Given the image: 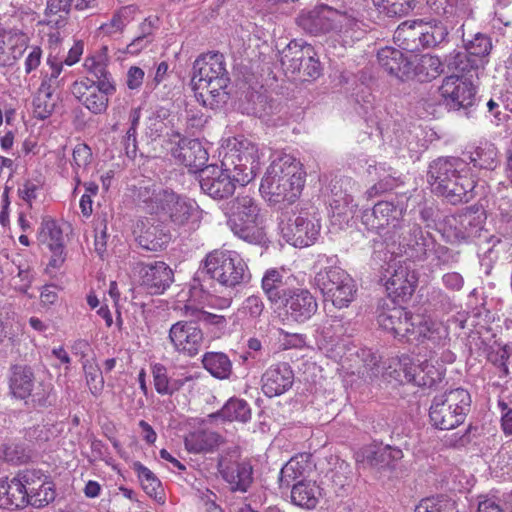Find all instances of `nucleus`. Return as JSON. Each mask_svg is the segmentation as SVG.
<instances>
[{
  "label": "nucleus",
  "instance_id": "obj_1",
  "mask_svg": "<svg viewBox=\"0 0 512 512\" xmlns=\"http://www.w3.org/2000/svg\"><path fill=\"white\" fill-rule=\"evenodd\" d=\"M405 211L402 205L379 201L371 210H365L361 219L368 230L397 245L399 254L408 259H423L433 247V236L424 232L416 221L406 218Z\"/></svg>",
  "mask_w": 512,
  "mask_h": 512
},
{
  "label": "nucleus",
  "instance_id": "obj_2",
  "mask_svg": "<svg viewBox=\"0 0 512 512\" xmlns=\"http://www.w3.org/2000/svg\"><path fill=\"white\" fill-rule=\"evenodd\" d=\"M379 326L399 340L407 342L425 339L439 344L448 335L447 327L421 314H412L400 306L385 307L377 316Z\"/></svg>",
  "mask_w": 512,
  "mask_h": 512
},
{
  "label": "nucleus",
  "instance_id": "obj_3",
  "mask_svg": "<svg viewBox=\"0 0 512 512\" xmlns=\"http://www.w3.org/2000/svg\"><path fill=\"white\" fill-rule=\"evenodd\" d=\"M362 374L370 379L381 375L385 379L413 383L419 387H431L443 377L442 371L428 361L415 365L410 356L402 355L381 365L380 357L370 351L364 359Z\"/></svg>",
  "mask_w": 512,
  "mask_h": 512
},
{
  "label": "nucleus",
  "instance_id": "obj_4",
  "mask_svg": "<svg viewBox=\"0 0 512 512\" xmlns=\"http://www.w3.org/2000/svg\"><path fill=\"white\" fill-rule=\"evenodd\" d=\"M305 173L301 164L290 155L274 159L262 178L260 192L273 204H291L301 194Z\"/></svg>",
  "mask_w": 512,
  "mask_h": 512
},
{
  "label": "nucleus",
  "instance_id": "obj_5",
  "mask_svg": "<svg viewBox=\"0 0 512 512\" xmlns=\"http://www.w3.org/2000/svg\"><path fill=\"white\" fill-rule=\"evenodd\" d=\"M192 85L195 96L203 106L214 109L226 101L229 76L225 58L219 52L200 55L193 64Z\"/></svg>",
  "mask_w": 512,
  "mask_h": 512
},
{
  "label": "nucleus",
  "instance_id": "obj_6",
  "mask_svg": "<svg viewBox=\"0 0 512 512\" xmlns=\"http://www.w3.org/2000/svg\"><path fill=\"white\" fill-rule=\"evenodd\" d=\"M227 225L239 238L251 244H264L266 233L260 207L252 194L242 192L225 203Z\"/></svg>",
  "mask_w": 512,
  "mask_h": 512
},
{
  "label": "nucleus",
  "instance_id": "obj_7",
  "mask_svg": "<svg viewBox=\"0 0 512 512\" xmlns=\"http://www.w3.org/2000/svg\"><path fill=\"white\" fill-rule=\"evenodd\" d=\"M205 276L231 288L247 283L251 278L245 261L237 252L230 250H214L207 254L194 281H200Z\"/></svg>",
  "mask_w": 512,
  "mask_h": 512
},
{
  "label": "nucleus",
  "instance_id": "obj_8",
  "mask_svg": "<svg viewBox=\"0 0 512 512\" xmlns=\"http://www.w3.org/2000/svg\"><path fill=\"white\" fill-rule=\"evenodd\" d=\"M471 397L467 390L456 388L434 396L430 408L431 424L440 430H452L461 425L470 409Z\"/></svg>",
  "mask_w": 512,
  "mask_h": 512
},
{
  "label": "nucleus",
  "instance_id": "obj_9",
  "mask_svg": "<svg viewBox=\"0 0 512 512\" xmlns=\"http://www.w3.org/2000/svg\"><path fill=\"white\" fill-rule=\"evenodd\" d=\"M315 285L321 291L324 300L335 308H346L356 297V284L352 277L337 266L320 269L315 275Z\"/></svg>",
  "mask_w": 512,
  "mask_h": 512
},
{
  "label": "nucleus",
  "instance_id": "obj_10",
  "mask_svg": "<svg viewBox=\"0 0 512 512\" xmlns=\"http://www.w3.org/2000/svg\"><path fill=\"white\" fill-rule=\"evenodd\" d=\"M259 163L260 154L257 146L248 140L236 139L221 161L222 167L232 172L240 185H246L254 178Z\"/></svg>",
  "mask_w": 512,
  "mask_h": 512
},
{
  "label": "nucleus",
  "instance_id": "obj_11",
  "mask_svg": "<svg viewBox=\"0 0 512 512\" xmlns=\"http://www.w3.org/2000/svg\"><path fill=\"white\" fill-rule=\"evenodd\" d=\"M296 22L306 33L318 36L331 32H342L351 20L345 13L327 5H319L312 10L302 12Z\"/></svg>",
  "mask_w": 512,
  "mask_h": 512
},
{
  "label": "nucleus",
  "instance_id": "obj_12",
  "mask_svg": "<svg viewBox=\"0 0 512 512\" xmlns=\"http://www.w3.org/2000/svg\"><path fill=\"white\" fill-rule=\"evenodd\" d=\"M316 53L312 45L306 42L292 40L280 53V63L286 73L300 74L303 63L304 77L316 79L321 75V65L315 57Z\"/></svg>",
  "mask_w": 512,
  "mask_h": 512
},
{
  "label": "nucleus",
  "instance_id": "obj_13",
  "mask_svg": "<svg viewBox=\"0 0 512 512\" xmlns=\"http://www.w3.org/2000/svg\"><path fill=\"white\" fill-rule=\"evenodd\" d=\"M463 42L466 52L454 50L447 57V65L461 72H469L473 69L483 67L485 57L489 55L492 49L490 38L483 33H476L471 39L463 36Z\"/></svg>",
  "mask_w": 512,
  "mask_h": 512
},
{
  "label": "nucleus",
  "instance_id": "obj_14",
  "mask_svg": "<svg viewBox=\"0 0 512 512\" xmlns=\"http://www.w3.org/2000/svg\"><path fill=\"white\" fill-rule=\"evenodd\" d=\"M116 91L115 83L100 82L94 84L90 78L75 81L71 92L74 97L93 114H102L106 111L109 96Z\"/></svg>",
  "mask_w": 512,
  "mask_h": 512
},
{
  "label": "nucleus",
  "instance_id": "obj_15",
  "mask_svg": "<svg viewBox=\"0 0 512 512\" xmlns=\"http://www.w3.org/2000/svg\"><path fill=\"white\" fill-rule=\"evenodd\" d=\"M386 291L393 301H406L416 288L417 277L406 263L389 264L382 274Z\"/></svg>",
  "mask_w": 512,
  "mask_h": 512
},
{
  "label": "nucleus",
  "instance_id": "obj_16",
  "mask_svg": "<svg viewBox=\"0 0 512 512\" xmlns=\"http://www.w3.org/2000/svg\"><path fill=\"white\" fill-rule=\"evenodd\" d=\"M279 229L287 243L294 247H307L319 236L320 224L308 214H300L287 221L281 220Z\"/></svg>",
  "mask_w": 512,
  "mask_h": 512
},
{
  "label": "nucleus",
  "instance_id": "obj_17",
  "mask_svg": "<svg viewBox=\"0 0 512 512\" xmlns=\"http://www.w3.org/2000/svg\"><path fill=\"white\" fill-rule=\"evenodd\" d=\"M439 91L450 110H466L476 101V87L464 77L456 75L445 77Z\"/></svg>",
  "mask_w": 512,
  "mask_h": 512
},
{
  "label": "nucleus",
  "instance_id": "obj_18",
  "mask_svg": "<svg viewBox=\"0 0 512 512\" xmlns=\"http://www.w3.org/2000/svg\"><path fill=\"white\" fill-rule=\"evenodd\" d=\"M159 199L162 201L159 213L168 217L175 226H185L198 220L199 207L193 200L182 197L171 190L160 194Z\"/></svg>",
  "mask_w": 512,
  "mask_h": 512
},
{
  "label": "nucleus",
  "instance_id": "obj_19",
  "mask_svg": "<svg viewBox=\"0 0 512 512\" xmlns=\"http://www.w3.org/2000/svg\"><path fill=\"white\" fill-rule=\"evenodd\" d=\"M20 479H23L28 494V506L42 508L55 499V485L41 470H24L20 472Z\"/></svg>",
  "mask_w": 512,
  "mask_h": 512
},
{
  "label": "nucleus",
  "instance_id": "obj_20",
  "mask_svg": "<svg viewBox=\"0 0 512 512\" xmlns=\"http://www.w3.org/2000/svg\"><path fill=\"white\" fill-rule=\"evenodd\" d=\"M234 174L225 170V167L209 165L201 170L199 184L201 190L214 199H224L232 195L238 182Z\"/></svg>",
  "mask_w": 512,
  "mask_h": 512
},
{
  "label": "nucleus",
  "instance_id": "obj_21",
  "mask_svg": "<svg viewBox=\"0 0 512 512\" xmlns=\"http://www.w3.org/2000/svg\"><path fill=\"white\" fill-rule=\"evenodd\" d=\"M169 339L177 352L194 357L201 350L204 334L192 322H176L169 330Z\"/></svg>",
  "mask_w": 512,
  "mask_h": 512
},
{
  "label": "nucleus",
  "instance_id": "obj_22",
  "mask_svg": "<svg viewBox=\"0 0 512 512\" xmlns=\"http://www.w3.org/2000/svg\"><path fill=\"white\" fill-rule=\"evenodd\" d=\"M140 284L151 295L163 294L174 282L173 270L163 261L139 265Z\"/></svg>",
  "mask_w": 512,
  "mask_h": 512
},
{
  "label": "nucleus",
  "instance_id": "obj_23",
  "mask_svg": "<svg viewBox=\"0 0 512 512\" xmlns=\"http://www.w3.org/2000/svg\"><path fill=\"white\" fill-rule=\"evenodd\" d=\"M330 206L339 216L353 215L357 209L354 194L358 191V184L350 177H335L330 182Z\"/></svg>",
  "mask_w": 512,
  "mask_h": 512
},
{
  "label": "nucleus",
  "instance_id": "obj_24",
  "mask_svg": "<svg viewBox=\"0 0 512 512\" xmlns=\"http://www.w3.org/2000/svg\"><path fill=\"white\" fill-rule=\"evenodd\" d=\"M178 138L176 147L171 149L172 156L186 166L192 173H201V170L208 167V152L202 143L197 139H184L179 133L173 134Z\"/></svg>",
  "mask_w": 512,
  "mask_h": 512
},
{
  "label": "nucleus",
  "instance_id": "obj_25",
  "mask_svg": "<svg viewBox=\"0 0 512 512\" xmlns=\"http://www.w3.org/2000/svg\"><path fill=\"white\" fill-rule=\"evenodd\" d=\"M286 315L297 323L309 320L318 309V303L312 293L306 289H288V295L281 302Z\"/></svg>",
  "mask_w": 512,
  "mask_h": 512
},
{
  "label": "nucleus",
  "instance_id": "obj_26",
  "mask_svg": "<svg viewBox=\"0 0 512 512\" xmlns=\"http://www.w3.org/2000/svg\"><path fill=\"white\" fill-rule=\"evenodd\" d=\"M482 220L477 211L467 210L445 218L444 234L451 241H465L481 230Z\"/></svg>",
  "mask_w": 512,
  "mask_h": 512
},
{
  "label": "nucleus",
  "instance_id": "obj_27",
  "mask_svg": "<svg viewBox=\"0 0 512 512\" xmlns=\"http://www.w3.org/2000/svg\"><path fill=\"white\" fill-rule=\"evenodd\" d=\"M294 382V374L287 363L271 365L261 377V389L267 397H275L288 391Z\"/></svg>",
  "mask_w": 512,
  "mask_h": 512
},
{
  "label": "nucleus",
  "instance_id": "obj_28",
  "mask_svg": "<svg viewBox=\"0 0 512 512\" xmlns=\"http://www.w3.org/2000/svg\"><path fill=\"white\" fill-rule=\"evenodd\" d=\"M466 170L467 164L460 158H438L429 166L428 182L430 183L432 190L437 193V187L441 188L440 184H447L459 173H464Z\"/></svg>",
  "mask_w": 512,
  "mask_h": 512
},
{
  "label": "nucleus",
  "instance_id": "obj_29",
  "mask_svg": "<svg viewBox=\"0 0 512 512\" xmlns=\"http://www.w3.org/2000/svg\"><path fill=\"white\" fill-rule=\"evenodd\" d=\"M380 67L389 75L405 81L412 77V62L400 50L393 47H384L377 53Z\"/></svg>",
  "mask_w": 512,
  "mask_h": 512
},
{
  "label": "nucleus",
  "instance_id": "obj_30",
  "mask_svg": "<svg viewBox=\"0 0 512 512\" xmlns=\"http://www.w3.org/2000/svg\"><path fill=\"white\" fill-rule=\"evenodd\" d=\"M138 244L150 251L162 250L170 241L171 235L160 223L149 220L138 221L134 229Z\"/></svg>",
  "mask_w": 512,
  "mask_h": 512
},
{
  "label": "nucleus",
  "instance_id": "obj_31",
  "mask_svg": "<svg viewBox=\"0 0 512 512\" xmlns=\"http://www.w3.org/2000/svg\"><path fill=\"white\" fill-rule=\"evenodd\" d=\"M27 491L20 472L13 478H0V508L13 510L28 506Z\"/></svg>",
  "mask_w": 512,
  "mask_h": 512
},
{
  "label": "nucleus",
  "instance_id": "obj_32",
  "mask_svg": "<svg viewBox=\"0 0 512 512\" xmlns=\"http://www.w3.org/2000/svg\"><path fill=\"white\" fill-rule=\"evenodd\" d=\"M219 471L233 492L245 493L253 483V468L248 462H220Z\"/></svg>",
  "mask_w": 512,
  "mask_h": 512
},
{
  "label": "nucleus",
  "instance_id": "obj_33",
  "mask_svg": "<svg viewBox=\"0 0 512 512\" xmlns=\"http://www.w3.org/2000/svg\"><path fill=\"white\" fill-rule=\"evenodd\" d=\"M440 187H437V194L443 196L449 203L456 205L469 202L473 198L475 182L468 177L466 171L459 173L447 184H440Z\"/></svg>",
  "mask_w": 512,
  "mask_h": 512
},
{
  "label": "nucleus",
  "instance_id": "obj_34",
  "mask_svg": "<svg viewBox=\"0 0 512 512\" xmlns=\"http://www.w3.org/2000/svg\"><path fill=\"white\" fill-rule=\"evenodd\" d=\"M403 453L399 448L389 445L369 447L357 454V462H362L371 468L384 469L391 467L394 462L400 460Z\"/></svg>",
  "mask_w": 512,
  "mask_h": 512
},
{
  "label": "nucleus",
  "instance_id": "obj_35",
  "mask_svg": "<svg viewBox=\"0 0 512 512\" xmlns=\"http://www.w3.org/2000/svg\"><path fill=\"white\" fill-rule=\"evenodd\" d=\"M367 172L370 177L377 180V182L366 191L368 199L391 191L402 183L400 178L396 176V172L391 167H386V165L382 163L369 165Z\"/></svg>",
  "mask_w": 512,
  "mask_h": 512
},
{
  "label": "nucleus",
  "instance_id": "obj_36",
  "mask_svg": "<svg viewBox=\"0 0 512 512\" xmlns=\"http://www.w3.org/2000/svg\"><path fill=\"white\" fill-rule=\"evenodd\" d=\"M0 37L6 38L8 51L3 59L2 67L13 66L24 54L28 47L29 39L25 33L17 28H7L0 24Z\"/></svg>",
  "mask_w": 512,
  "mask_h": 512
},
{
  "label": "nucleus",
  "instance_id": "obj_37",
  "mask_svg": "<svg viewBox=\"0 0 512 512\" xmlns=\"http://www.w3.org/2000/svg\"><path fill=\"white\" fill-rule=\"evenodd\" d=\"M35 383L34 373L29 366L14 365L10 368L9 389L13 397L20 400L26 399Z\"/></svg>",
  "mask_w": 512,
  "mask_h": 512
},
{
  "label": "nucleus",
  "instance_id": "obj_38",
  "mask_svg": "<svg viewBox=\"0 0 512 512\" xmlns=\"http://www.w3.org/2000/svg\"><path fill=\"white\" fill-rule=\"evenodd\" d=\"M291 502L304 509H314L321 497V489L315 481L300 480L290 487Z\"/></svg>",
  "mask_w": 512,
  "mask_h": 512
},
{
  "label": "nucleus",
  "instance_id": "obj_39",
  "mask_svg": "<svg viewBox=\"0 0 512 512\" xmlns=\"http://www.w3.org/2000/svg\"><path fill=\"white\" fill-rule=\"evenodd\" d=\"M222 437L211 430H196L187 434L184 445L188 452L194 454L210 453L218 448Z\"/></svg>",
  "mask_w": 512,
  "mask_h": 512
},
{
  "label": "nucleus",
  "instance_id": "obj_40",
  "mask_svg": "<svg viewBox=\"0 0 512 512\" xmlns=\"http://www.w3.org/2000/svg\"><path fill=\"white\" fill-rule=\"evenodd\" d=\"M285 285L284 270L270 268L266 270L262 277L261 287L271 304L283 302L288 295Z\"/></svg>",
  "mask_w": 512,
  "mask_h": 512
},
{
  "label": "nucleus",
  "instance_id": "obj_41",
  "mask_svg": "<svg viewBox=\"0 0 512 512\" xmlns=\"http://www.w3.org/2000/svg\"><path fill=\"white\" fill-rule=\"evenodd\" d=\"M420 48H434L445 42L448 37V28L440 20L419 22Z\"/></svg>",
  "mask_w": 512,
  "mask_h": 512
},
{
  "label": "nucleus",
  "instance_id": "obj_42",
  "mask_svg": "<svg viewBox=\"0 0 512 512\" xmlns=\"http://www.w3.org/2000/svg\"><path fill=\"white\" fill-rule=\"evenodd\" d=\"M202 365L214 378L219 380L229 379L233 371L232 361L224 352H206L202 356Z\"/></svg>",
  "mask_w": 512,
  "mask_h": 512
},
{
  "label": "nucleus",
  "instance_id": "obj_43",
  "mask_svg": "<svg viewBox=\"0 0 512 512\" xmlns=\"http://www.w3.org/2000/svg\"><path fill=\"white\" fill-rule=\"evenodd\" d=\"M444 71L443 62L438 56L424 54L416 62L412 64V76L416 77L420 82H429Z\"/></svg>",
  "mask_w": 512,
  "mask_h": 512
},
{
  "label": "nucleus",
  "instance_id": "obj_44",
  "mask_svg": "<svg viewBox=\"0 0 512 512\" xmlns=\"http://www.w3.org/2000/svg\"><path fill=\"white\" fill-rule=\"evenodd\" d=\"M214 416L221 417L230 422L246 423L251 419V408L243 399L230 398Z\"/></svg>",
  "mask_w": 512,
  "mask_h": 512
},
{
  "label": "nucleus",
  "instance_id": "obj_45",
  "mask_svg": "<svg viewBox=\"0 0 512 512\" xmlns=\"http://www.w3.org/2000/svg\"><path fill=\"white\" fill-rule=\"evenodd\" d=\"M469 160L475 167L494 170L499 163L497 148L492 143H481L470 152Z\"/></svg>",
  "mask_w": 512,
  "mask_h": 512
},
{
  "label": "nucleus",
  "instance_id": "obj_46",
  "mask_svg": "<svg viewBox=\"0 0 512 512\" xmlns=\"http://www.w3.org/2000/svg\"><path fill=\"white\" fill-rule=\"evenodd\" d=\"M307 468V462L303 456L291 458L281 469L279 474L280 489H289L300 481Z\"/></svg>",
  "mask_w": 512,
  "mask_h": 512
},
{
  "label": "nucleus",
  "instance_id": "obj_47",
  "mask_svg": "<svg viewBox=\"0 0 512 512\" xmlns=\"http://www.w3.org/2000/svg\"><path fill=\"white\" fill-rule=\"evenodd\" d=\"M133 469L137 472L138 479L145 493L154 499L161 500L163 489L157 476L140 462L134 463Z\"/></svg>",
  "mask_w": 512,
  "mask_h": 512
},
{
  "label": "nucleus",
  "instance_id": "obj_48",
  "mask_svg": "<svg viewBox=\"0 0 512 512\" xmlns=\"http://www.w3.org/2000/svg\"><path fill=\"white\" fill-rule=\"evenodd\" d=\"M26 405L32 407H48L55 402L53 385L50 382L36 381L33 385L29 397L23 400Z\"/></svg>",
  "mask_w": 512,
  "mask_h": 512
},
{
  "label": "nucleus",
  "instance_id": "obj_49",
  "mask_svg": "<svg viewBox=\"0 0 512 512\" xmlns=\"http://www.w3.org/2000/svg\"><path fill=\"white\" fill-rule=\"evenodd\" d=\"M38 240L49 249L59 250L60 247H64L62 230L52 219H43L38 231Z\"/></svg>",
  "mask_w": 512,
  "mask_h": 512
},
{
  "label": "nucleus",
  "instance_id": "obj_50",
  "mask_svg": "<svg viewBox=\"0 0 512 512\" xmlns=\"http://www.w3.org/2000/svg\"><path fill=\"white\" fill-rule=\"evenodd\" d=\"M74 0H48L45 15L49 23L57 27H64L67 23Z\"/></svg>",
  "mask_w": 512,
  "mask_h": 512
},
{
  "label": "nucleus",
  "instance_id": "obj_51",
  "mask_svg": "<svg viewBox=\"0 0 512 512\" xmlns=\"http://www.w3.org/2000/svg\"><path fill=\"white\" fill-rule=\"evenodd\" d=\"M352 480L353 474L351 466L345 461L338 462L331 475V483L334 492L338 496H343L351 487Z\"/></svg>",
  "mask_w": 512,
  "mask_h": 512
},
{
  "label": "nucleus",
  "instance_id": "obj_52",
  "mask_svg": "<svg viewBox=\"0 0 512 512\" xmlns=\"http://www.w3.org/2000/svg\"><path fill=\"white\" fill-rule=\"evenodd\" d=\"M415 512H458L455 502L445 496H433L422 499Z\"/></svg>",
  "mask_w": 512,
  "mask_h": 512
},
{
  "label": "nucleus",
  "instance_id": "obj_53",
  "mask_svg": "<svg viewBox=\"0 0 512 512\" xmlns=\"http://www.w3.org/2000/svg\"><path fill=\"white\" fill-rule=\"evenodd\" d=\"M419 31V22L413 24L403 23L397 28L395 35L398 40H402L404 49L413 51L420 49Z\"/></svg>",
  "mask_w": 512,
  "mask_h": 512
},
{
  "label": "nucleus",
  "instance_id": "obj_54",
  "mask_svg": "<svg viewBox=\"0 0 512 512\" xmlns=\"http://www.w3.org/2000/svg\"><path fill=\"white\" fill-rule=\"evenodd\" d=\"M58 99V95L38 90L33 100L35 117L41 120L48 118L53 113Z\"/></svg>",
  "mask_w": 512,
  "mask_h": 512
},
{
  "label": "nucleus",
  "instance_id": "obj_55",
  "mask_svg": "<svg viewBox=\"0 0 512 512\" xmlns=\"http://www.w3.org/2000/svg\"><path fill=\"white\" fill-rule=\"evenodd\" d=\"M50 436V429L41 423H33L23 430V439L25 441V445H27L31 450L32 448L40 446L41 444L48 441Z\"/></svg>",
  "mask_w": 512,
  "mask_h": 512
},
{
  "label": "nucleus",
  "instance_id": "obj_56",
  "mask_svg": "<svg viewBox=\"0 0 512 512\" xmlns=\"http://www.w3.org/2000/svg\"><path fill=\"white\" fill-rule=\"evenodd\" d=\"M169 190L162 189L156 185L140 186L138 190V200L147 205L152 213H159V206L162 201L159 199L160 194Z\"/></svg>",
  "mask_w": 512,
  "mask_h": 512
},
{
  "label": "nucleus",
  "instance_id": "obj_57",
  "mask_svg": "<svg viewBox=\"0 0 512 512\" xmlns=\"http://www.w3.org/2000/svg\"><path fill=\"white\" fill-rule=\"evenodd\" d=\"M92 160L91 149L86 144H78L73 149L72 166L74 170V180L80 183V172L85 171Z\"/></svg>",
  "mask_w": 512,
  "mask_h": 512
},
{
  "label": "nucleus",
  "instance_id": "obj_58",
  "mask_svg": "<svg viewBox=\"0 0 512 512\" xmlns=\"http://www.w3.org/2000/svg\"><path fill=\"white\" fill-rule=\"evenodd\" d=\"M264 307V303L259 296L251 295L243 301L241 307L238 309V313L245 320L253 322L262 315Z\"/></svg>",
  "mask_w": 512,
  "mask_h": 512
},
{
  "label": "nucleus",
  "instance_id": "obj_59",
  "mask_svg": "<svg viewBox=\"0 0 512 512\" xmlns=\"http://www.w3.org/2000/svg\"><path fill=\"white\" fill-rule=\"evenodd\" d=\"M158 21L159 19L156 16H149L144 19V21L139 25L140 35L137 36L128 46V49L131 52H137L146 46L147 41H145V39L147 36L152 35L154 29L157 27Z\"/></svg>",
  "mask_w": 512,
  "mask_h": 512
},
{
  "label": "nucleus",
  "instance_id": "obj_60",
  "mask_svg": "<svg viewBox=\"0 0 512 512\" xmlns=\"http://www.w3.org/2000/svg\"><path fill=\"white\" fill-rule=\"evenodd\" d=\"M152 374L154 387L157 393L161 395H171L174 392V388L171 387V383L167 376V370L164 365L157 363L152 366Z\"/></svg>",
  "mask_w": 512,
  "mask_h": 512
},
{
  "label": "nucleus",
  "instance_id": "obj_61",
  "mask_svg": "<svg viewBox=\"0 0 512 512\" xmlns=\"http://www.w3.org/2000/svg\"><path fill=\"white\" fill-rule=\"evenodd\" d=\"M87 385L93 395H98L104 387V379L100 369L87 362L83 363Z\"/></svg>",
  "mask_w": 512,
  "mask_h": 512
},
{
  "label": "nucleus",
  "instance_id": "obj_62",
  "mask_svg": "<svg viewBox=\"0 0 512 512\" xmlns=\"http://www.w3.org/2000/svg\"><path fill=\"white\" fill-rule=\"evenodd\" d=\"M5 459L13 464L26 463L32 457V450L24 444H12L5 448Z\"/></svg>",
  "mask_w": 512,
  "mask_h": 512
},
{
  "label": "nucleus",
  "instance_id": "obj_63",
  "mask_svg": "<svg viewBox=\"0 0 512 512\" xmlns=\"http://www.w3.org/2000/svg\"><path fill=\"white\" fill-rule=\"evenodd\" d=\"M85 67L93 76V78L90 79L92 82H94V84H99L102 81L114 83L111 74L108 72L107 67L103 62L96 61L94 58H90L86 60Z\"/></svg>",
  "mask_w": 512,
  "mask_h": 512
},
{
  "label": "nucleus",
  "instance_id": "obj_64",
  "mask_svg": "<svg viewBox=\"0 0 512 512\" xmlns=\"http://www.w3.org/2000/svg\"><path fill=\"white\" fill-rule=\"evenodd\" d=\"M415 7V0H391L389 8H387V14L390 17L406 16Z\"/></svg>",
  "mask_w": 512,
  "mask_h": 512
}]
</instances>
